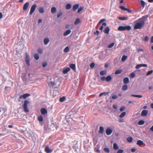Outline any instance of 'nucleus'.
<instances>
[{"label": "nucleus", "mask_w": 153, "mask_h": 153, "mask_svg": "<svg viewBox=\"0 0 153 153\" xmlns=\"http://www.w3.org/2000/svg\"><path fill=\"white\" fill-rule=\"evenodd\" d=\"M145 24H144V22H141L137 23H136L134 26V29H141L142 28L143 26Z\"/></svg>", "instance_id": "f257e3e1"}, {"label": "nucleus", "mask_w": 153, "mask_h": 153, "mask_svg": "<svg viewBox=\"0 0 153 153\" xmlns=\"http://www.w3.org/2000/svg\"><path fill=\"white\" fill-rule=\"evenodd\" d=\"M29 103V102L27 100H25L24 104L23 105L22 107L25 112H28L29 111L28 109L27 108V105Z\"/></svg>", "instance_id": "f03ea898"}, {"label": "nucleus", "mask_w": 153, "mask_h": 153, "mask_svg": "<svg viewBox=\"0 0 153 153\" xmlns=\"http://www.w3.org/2000/svg\"><path fill=\"white\" fill-rule=\"evenodd\" d=\"M149 16V15H147L145 16H143L141 18L138 19V21L141 22H144V24H145V22L147 20V18Z\"/></svg>", "instance_id": "7ed1b4c3"}, {"label": "nucleus", "mask_w": 153, "mask_h": 153, "mask_svg": "<svg viewBox=\"0 0 153 153\" xmlns=\"http://www.w3.org/2000/svg\"><path fill=\"white\" fill-rule=\"evenodd\" d=\"M30 96V94L28 93H26L24 94H23L21 96H20L19 99H18V101L19 102L21 101V99H25L27 97L29 96Z\"/></svg>", "instance_id": "20e7f679"}, {"label": "nucleus", "mask_w": 153, "mask_h": 153, "mask_svg": "<svg viewBox=\"0 0 153 153\" xmlns=\"http://www.w3.org/2000/svg\"><path fill=\"white\" fill-rule=\"evenodd\" d=\"M36 7V4H33L31 7L30 12L29 13V14L30 15H32L33 13L34 12L35 10Z\"/></svg>", "instance_id": "39448f33"}, {"label": "nucleus", "mask_w": 153, "mask_h": 153, "mask_svg": "<svg viewBox=\"0 0 153 153\" xmlns=\"http://www.w3.org/2000/svg\"><path fill=\"white\" fill-rule=\"evenodd\" d=\"M70 70V68L69 67L64 68L62 71L63 73L64 74H66Z\"/></svg>", "instance_id": "423d86ee"}, {"label": "nucleus", "mask_w": 153, "mask_h": 153, "mask_svg": "<svg viewBox=\"0 0 153 153\" xmlns=\"http://www.w3.org/2000/svg\"><path fill=\"white\" fill-rule=\"evenodd\" d=\"M112 132V130L110 128H108L106 130V133L107 135H109L111 134Z\"/></svg>", "instance_id": "0eeeda50"}, {"label": "nucleus", "mask_w": 153, "mask_h": 153, "mask_svg": "<svg viewBox=\"0 0 153 153\" xmlns=\"http://www.w3.org/2000/svg\"><path fill=\"white\" fill-rule=\"evenodd\" d=\"M148 111L147 110H144L142 111L141 115L142 116H146L148 114Z\"/></svg>", "instance_id": "6e6552de"}, {"label": "nucleus", "mask_w": 153, "mask_h": 153, "mask_svg": "<svg viewBox=\"0 0 153 153\" xmlns=\"http://www.w3.org/2000/svg\"><path fill=\"white\" fill-rule=\"evenodd\" d=\"M40 112L41 114L43 115L47 114L48 113L47 110L44 108H42L41 109Z\"/></svg>", "instance_id": "1a4fd4ad"}, {"label": "nucleus", "mask_w": 153, "mask_h": 153, "mask_svg": "<svg viewBox=\"0 0 153 153\" xmlns=\"http://www.w3.org/2000/svg\"><path fill=\"white\" fill-rule=\"evenodd\" d=\"M45 151L47 153H51L53 152V150L50 149L48 146H47L45 148Z\"/></svg>", "instance_id": "9d476101"}, {"label": "nucleus", "mask_w": 153, "mask_h": 153, "mask_svg": "<svg viewBox=\"0 0 153 153\" xmlns=\"http://www.w3.org/2000/svg\"><path fill=\"white\" fill-rule=\"evenodd\" d=\"M29 3L28 2H27L25 3L23 7V10H26L29 6Z\"/></svg>", "instance_id": "9b49d317"}, {"label": "nucleus", "mask_w": 153, "mask_h": 153, "mask_svg": "<svg viewBox=\"0 0 153 153\" xmlns=\"http://www.w3.org/2000/svg\"><path fill=\"white\" fill-rule=\"evenodd\" d=\"M129 82V79L128 77H126L123 79V82L124 84H127Z\"/></svg>", "instance_id": "f8f14e48"}, {"label": "nucleus", "mask_w": 153, "mask_h": 153, "mask_svg": "<svg viewBox=\"0 0 153 153\" xmlns=\"http://www.w3.org/2000/svg\"><path fill=\"white\" fill-rule=\"evenodd\" d=\"M109 31L110 29L109 27H107L104 29V32L105 33L108 34L109 33Z\"/></svg>", "instance_id": "ddd939ff"}, {"label": "nucleus", "mask_w": 153, "mask_h": 153, "mask_svg": "<svg viewBox=\"0 0 153 153\" xmlns=\"http://www.w3.org/2000/svg\"><path fill=\"white\" fill-rule=\"evenodd\" d=\"M79 5L78 4L74 5L73 8V10L74 11H75L79 7Z\"/></svg>", "instance_id": "4468645a"}, {"label": "nucleus", "mask_w": 153, "mask_h": 153, "mask_svg": "<svg viewBox=\"0 0 153 153\" xmlns=\"http://www.w3.org/2000/svg\"><path fill=\"white\" fill-rule=\"evenodd\" d=\"M71 32V31L70 30H68L67 31H66L63 34V35L64 36H66L70 34Z\"/></svg>", "instance_id": "2eb2a0df"}, {"label": "nucleus", "mask_w": 153, "mask_h": 153, "mask_svg": "<svg viewBox=\"0 0 153 153\" xmlns=\"http://www.w3.org/2000/svg\"><path fill=\"white\" fill-rule=\"evenodd\" d=\"M56 9L55 7H53L51 8V13L52 14L56 13Z\"/></svg>", "instance_id": "dca6fc26"}, {"label": "nucleus", "mask_w": 153, "mask_h": 153, "mask_svg": "<svg viewBox=\"0 0 153 153\" xmlns=\"http://www.w3.org/2000/svg\"><path fill=\"white\" fill-rule=\"evenodd\" d=\"M144 144L143 142L142 141L140 140H138L137 143V144L139 146L142 145Z\"/></svg>", "instance_id": "f3484780"}, {"label": "nucleus", "mask_w": 153, "mask_h": 153, "mask_svg": "<svg viewBox=\"0 0 153 153\" xmlns=\"http://www.w3.org/2000/svg\"><path fill=\"white\" fill-rule=\"evenodd\" d=\"M49 39L48 38H45L44 40V42L45 45H47L49 42Z\"/></svg>", "instance_id": "a211bd4d"}, {"label": "nucleus", "mask_w": 153, "mask_h": 153, "mask_svg": "<svg viewBox=\"0 0 153 153\" xmlns=\"http://www.w3.org/2000/svg\"><path fill=\"white\" fill-rule=\"evenodd\" d=\"M104 128L102 127H100L99 128V134H102L103 133Z\"/></svg>", "instance_id": "6ab92c4d"}, {"label": "nucleus", "mask_w": 153, "mask_h": 153, "mask_svg": "<svg viewBox=\"0 0 153 153\" xmlns=\"http://www.w3.org/2000/svg\"><path fill=\"white\" fill-rule=\"evenodd\" d=\"M119 148V147L117 144L115 143H114L113 144V149L115 150H117Z\"/></svg>", "instance_id": "aec40b11"}, {"label": "nucleus", "mask_w": 153, "mask_h": 153, "mask_svg": "<svg viewBox=\"0 0 153 153\" xmlns=\"http://www.w3.org/2000/svg\"><path fill=\"white\" fill-rule=\"evenodd\" d=\"M111 79L112 77L110 75H108L106 77V81L107 82H109Z\"/></svg>", "instance_id": "412c9836"}, {"label": "nucleus", "mask_w": 153, "mask_h": 153, "mask_svg": "<svg viewBox=\"0 0 153 153\" xmlns=\"http://www.w3.org/2000/svg\"><path fill=\"white\" fill-rule=\"evenodd\" d=\"M118 30L119 31H124L125 30L124 26H120L118 28Z\"/></svg>", "instance_id": "4be33fe9"}, {"label": "nucleus", "mask_w": 153, "mask_h": 153, "mask_svg": "<svg viewBox=\"0 0 153 153\" xmlns=\"http://www.w3.org/2000/svg\"><path fill=\"white\" fill-rule=\"evenodd\" d=\"M38 120L40 122H42L43 120V118L41 115H40L38 117Z\"/></svg>", "instance_id": "5701e85b"}, {"label": "nucleus", "mask_w": 153, "mask_h": 153, "mask_svg": "<svg viewBox=\"0 0 153 153\" xmlns=\"http://www.w3.org/2000/svg\"><path fill=\"white\" fill-rule=\"evenodd\" d=\"M122 71L121 69H118L115 72V74L116 75L118 74H120Z\"/></svg>", "instance_id": "b1692460"}, {"label": "nucleus", "mask_w": 153, "mask_h": 153, "mask_svg": "<svg viewBox=\"0 0 153 153\" xmlns=\"http://www.w3.org/2000/svg\"><path fill=\"white\" fill-rule=\"evenodd\" d=\"M127 56L126 55H123L121 61L122 62H124L127 58Z\"/></svg>", "instance_id": "393cba45"}, {"label": "nucleus", "mask_w": 153, "mask_h": 153, "mask_svg": "<svg viewBox=\"0 0 153 153\" xmlns=\"http://www.w3.org/2000/svg\"><path fill=\"white\" fill-rule=\"evenodd\" d=\"M39 12L41 13H42L44 12V10L43 7H41L38 9Z\"/></svg>", "instance_id": "a878e982"}, {"label": "nucleus", "mask_w": 153, "mask_h": 153, "mask_svg": "<svg viewBox=\"0 0 153 153\" xmlns=\"http://www.w3.org/2000/svg\"><path fill=\"white\" fill-rule=\"evenodd\" d=\"M70 67L72 69L74 70L76 69V65L74 64H71L70 65Z\"/></svg>", "instance_id": "bb28decb"}, {"label": "nucleus", "mask_w": 153, "mask_h": 153, "mask_svg": "<svg viewBox=\"0 0 153 153\" xmlns=\"http://www.w3.org/2000/svg\"><path fill=\"white\" fill-rule=\"evenodd\" d=\"M125 30H130L131 29V27L129 25H127L124 26Z\"/></svg>", "instance_id": "cd10ccee"}, {"label": "nucleus", "mask_w": 153, "mask_h": 153, "mask_svg": "<svg viewBox=\"0 0 153 153\" xmlns=\"http://www.w3.org/2000/svg\"><path fill=\"white\" fill-rule=\"evenodd\" d=\"M25 61L27 65L28 66H30V58L25 59Z\"/></svg>", "instance_id": "c85d7f7f"}, {"label": "nucleus", "mask_w": 153, "mask_h": 153, "mask_svg": "<svg viewBox=\"0 0 153 153\" xmlns=\"http://www.w3.org/2000/svg\"><path fill=\"white\" fill-rule=\"evenodd\" d=\"M34 58L36 60H38L39 58V56L38 53H35L34 55Z\"/></svg>", "instance_id": "c756f323"}, {"label": "nucleus", "mask_w": 153, "mask_h": 153, "mask_svg": "<svg viewBox=\"0 0 153 153\" xmlns=\"http://www.w3.org/2000/svg\"><path fill=\"white\" fill-rule=\"evenodd\" d=\"M131 96L132 97H138V98H142L143 97V96L141 95H135V94H131Z\"/></svg>", "instance_id": "7c9ffc66"}, {"label": "nucleus", "mask_w": 153, "mask_h": 153, "mask_svg": "<svg viewBox=\"0 0 153 153\" xmlns=\"http://www.w3.org/2000/svg\"><path fill=\"white\" fill-rule=\"evenodd\" d=\"M133 140V138L131 137H129L127 138V140L128 142L130 143Z\"/></svg>", "instance_id": "2f4dec72"}, {"label": "nucleus", "mask_w": 153, "mask_h": 153, "mask_svg": "<svg viewBox=\"0 0 153 153\" xmlns=\"http://www.w3.org/2000/svg\"><path fill=\"white\" fill-rule=\"evenodd\" d=\"M63 14V13L61 10H60L57 14V17L59 18Z\"/></svg>", "instance_id": "473e14b6"}, {"label": "nucleus", "mask_w": 153, "mask_h": 153, "mask_svg": "<svg viewBox=\"0 0 153 153\" xmlns=\"http://www.w3.org/2000/svg\"><path fill=\"white\" fill-rule=\"evenodd\" d=\"M80 22V20L79 19H77L75 21L74 24L75 25H77Z\"/></svg>", "instance_id": "72a5a7b5"}, {"label": "nucleus", "mask_w": 153, "mask_h": 153, "mask_svg": "<svg viewBox=\"0 0 153 153\" xmlns=\"http://www.w3.org/2000/svg\"><path fill=\"white\" fill-rule=\"evenodd\" d=\"M128 86L126 85H125L123 86L122 90L123 91H125L128 89Z\"/></svg>", "instance_id": "f704fd0d"}, {"label": "nucleus", "mask_w": 153, "mask_h": 153, "mask_svg": "<svg viewBox=\"0 0 153 153\" xmlns=\"http://www.w3.org/2000/svg\"><path fill=\"white\" fill-rule=\"evenodd\" d=\"M145 122L143 120H140L138 122V124L139 125H142L144 124Z\"/></svg>", "instance_id": "c9c22d12"}, {"label": "nucleus", "mask_w": 153, "mask_h": 153, "mask_svg": "<svg viewBox=\"0 0 153 153\" xmlns=\"http://www.w3.org/2000/svg\"><path fill=\"white\" fill-rule=\"evenodd\" d=\"M71 7V5L70 4H68L66 5V8L67 10L70 9Z\"/></svg>", "instance_id": "e433bc0d"}, {"label": "nucleus", "mask_w": 153, "mask_h": 153, "mask_svg": "<svg viewBox=\"0 0 153 153\" xmlns=\"http://www.w3.org/2000/svg\"><path fill=\"white\" fill-rule=\"evenodd\" d=\"M66 99V98L65 97L63 96L62 97H61L60 98L59 101L60 102H62L64 101Z\"/></svg>", "instance_id": "4c0bfd02"}, {"label": "nucleus", "mask_w": 153, "mask_h": 153, "mask_svg": "<svg viewBox=\"0 0 153 153\" xmlns=\"http://www.w3.org/2000/svg\"><path fill=\"white\" fill-rule=\"evenodd\" d=\"M128 18L126 17H120L118 18V19L120 20H124L127 19Z\"/></svg>", "instance_id": "58836bf2"}, {"label": "nucleus", "mask_w": 153, "mask_h": 153, "mask_svg": "<svg viewBox=\"0 0 153 153\" xmlns=\"http://www.w3.org/2000/svg\"><path fill=\"white\" fill-rule=\"evenodd\" d=\"M69 50V48L68 47H66L64 49V52L65 53H67Z\"/></svg>", "instance_id": "ea45409f"}, {"label": "nucleus", "mask_w": 153, "mask_h": 153, "mask_svg": "<svg viewBox=\"0 0 153 153\" xmlns=\"http://www.w3.org/2000/svg\"><path fill=\"white\" fill-rule=\"evenodd\" d=\"M126 113L125 112H123L121 113V114L119 116V117L120 118H122L124 117L126 115Z\"/></svg>", "instance_id": "a19ab883"}, {"label": "nucleus", "mask_w": 153, "mask_h": 153, "mask_svg": "<svg viewBox=\"0 0 153 153\" xmlns=\"http://www.w3.org/2000/svg\"><path fill=\"white\" fill-rule=\"evenodd\" d=\"M109 92H104L103 93H100L99 95V96L101 97L103 95H106L108 94Z\"/></svg>", "instance_id": "79ce46f5"}, {"label": "nucleus", "mask_w": 153, "mask_h": 153, "mask_svg": "<svg viewBox=\"0 0 153 153\" xmlns=\"http://www.w3.org/2000/svg\"><path fill=\"white\" fill-rule=\"evenodd\" d=\"M106 73V71H102L100 73V74L101 75H103L105 74Z\"/></svg>", "instance_id": "37998d69"}, {"label": "nucleus", "mask_w": 153, "mask_h": 153, "mask_svg": "<svg viewBox=\"0 0 153 153\" xmlns=\"http://www.w3.org/2000/svg\"><path fill=\"white\" fill-rule=\"evenodd\" d=\"M142 67V64L137 65L135 67V68L136 69H138Z\"/></svg>", "instance_id": "c03bdc74"}, {"label": "nucleus", "mask_w": 153, "mask_h": 153, "mask_svg": "<svg viewBox=\"0 0 153 153\" xmlns=\"http://www.w3.org/2000/svg\"><path fill=\"white\" fill-rule=\"evenodd\" d=\"M104 151L106 153H109L110 152L109 149L107 148H105L104 149Z\"/></svg>", "instance_id": "a18cd8bd"}, {"label": "nucleus", "mask_w": 153, "mask_h": 153, "mask_svg": "<svg viewBox=\"0 0 153 153\" xmlns=\"http://www.w3.org/2000/svg\"><path fill=\"white\" fill-rule=\"evenodd\" d=\"M153 72V71L152 70H151V71H148L147 74H146V75L148 76L150 74H152Z\"/></svg>", "instance_id": "49530a36"}, {"label": "nucleus", "mask_w": 153, "mask_h": 153, "mask_svg": "<svg viewBox=\"0 0 153 153\" xmlns=\"http://www.w3.org/2000/svg\"><path fill=\"white\" fill-rule=\"evenodd\" d=\"M48 85L50 86H52L53 87L55 85V84L52 81L48 83Z\"/></svg>", "instance_id": "de8ad7c7"}, {"label": "nucleus", "mask_w": 153, "mask_h": 153, "mask_svg": "<svg viewBox=\"0 0 153 153\" xmlns=\"http://www.w3.org/2000/svg\"><path fill=\"white\" fill-rule=\"evenodd\" d=\"M120 8L123 10L126 11L127 9V8L124 6H120Z\"/></svg>", "instance_id": "09e8293b"}, {"label": "nucleus", "mask_w": 153, "mask_h": 153, "mask_svg": "<svg viewBox=\"0 0 153 153\" xmlns=\"http://www.w3.org/2000/svg\"><path fill=\"white\" fill-rule=\"evenodd\" d=\"M140 2L142 6L143 7H144L145 4V2L142 0H141Z\"/></svg>", "instance_id": "8fccbe9b"}, {"label": "nucleus", "mask_w": 153, "mask_h": 153, "mask_svg": "<svg viewBox=\"0 0 153 153\" xmlns=\"http://www.w3.org/2000/svg\"><path fill=\"white\" fill-rule=\"evenodd\" d=\"M83 9V7H80L78 10V12L79 13Z\"/></svg>", "instance_id": "3c124183"}, {"label": "nucleus", "mask_w": 153, "mask_h": 153, "mask_svg": "<svg viewBox=\"0 0 153 153\" xmlns=\"http://www.w3.org/2000/svg\"><path fill=\"white\" fill-rule=\"evenodd\" d=\"M114 44L113 42L111 43L108 45V48H112L114 46Z\"/></svg>", "instance_id": "603ef678"}, {"label": "nucleus", "mask_w": 153, "mask_h": 153, "mask_svg": "<svg viewBox=\"0 0 153 153\" xmlns=\"http://www.w3.org/2000/svg\"><path fill=\"white\" fill-rule=\"evenodd\" d=\"M130 76L132 78H134L135 76V74L134 72H132L130 74Z\"/></svg>", "instance_id": "864d4df0"}, {"label": "nucleus", "mask_w": 153, "mask_h": 153, "mask_svg": "<svg viewBox=\"0 0 153 153\" xmlns=\"http://www.w3.org/2000/svg\"><path fill=\"white\" fill-rule=\"evenodd\" d=\"M37 51L39 53L41 54L42 53L43 51L42 49L39 48L37 49Z\"/></svg>", "instance_id": "5fc2aeb1"}, {"label": "nucleus", "mask_w": 153, "mask_h": 153, "mask_svg": "<svg viewBox=\"0 0 153 153\" xmlns=\"http://www.w3.org/2000/svg\"><path fill=\"white\" fill-rule=\"evenodd\" d=\"M149 40L148 37L146 36L145 37V38L143 39V40L145 42H147Z\"/></svg>", "instance_id": "6e6d98bb"}, {"label": "nucleus", "mask_w": 153, "mask_h": 153, "mask_svg": "<svg viewBox=\"0 0 153 153\" xmlns=\"http://www.w3.org/2000/svg\"><path fill=\"white\" fill-rule=\"evenodd\" d=\"M25 58H30V57L29 55V54L27 52H26L25 53Z\"/></svg>", "instance_id": "4d7b16f0"}, {"label": "nucleus", "mask_w": 153, "mask_h": 153, "mask_svg": "<svg viewBox=\"0 0 153 153\" xmlns=\"http://www.w3.org/2000/svg\"><path fill=\"white\" fill-rule=\"evenodd\" d=\"M95 66V64L94 63H92L90 65V67L91 68H94Z\"/></svg>", "instance_id": "13d9d810"}, {"label": "nucleus", "mask_w": 153, "mask_h": 153, "mask_svg": "<svg viewBox=\"0 0 153 153\" xmlns=\"http://www.w3.org/2000/svg\"><path fill=\"white\" fill-rule=\"evenodd\" d=\"M101 80L102 81H104L105 80H106V77L105 76H103L101 77Z\"/></svg>", "instance_id": "bf43d9fd"}, {"label": "nucleus", "mask_w": 153, "mask_h": 153, "mask_svg": "<svg viewBox=\"0 0 153 153\" xmlns=\"http://www.w3.org/2000/svg\"><path fill=\"white\" fill-rule=\"evenodd\" d=\"M123 150L122 149H119L117 151V153H123Z\"/></svg>", "instance_id": "052dcab7"}, {"label": "nucleus", "mask_w": 153, "mask_h": 153, "mask_svg": "<svg viewBox=\"0 0 153 153\" xmlns=\"http://www.w3.org/2000/svg\"><path fill=\"white\" fill-rule=\"evenodd\" d=\"M117 98L118 96L116 95H114L112 96V98L113 99H116Z\"/></svg>", "instance_id": "680f3d73"}, {"label": "nucleus", "mask_w": 153, "mask_h": 153, "mask_svg": "<svg viewBox=\"0 0 153 153\" xmlns=\"http://www.w3.org/2000/svg\"><path fill=\"white\" fill-rule=\"evenodd\" d=\"M106 20L105 19H101L99 22V24L102 23L104 22Z\"/></svg>", "instance_id": "e2e57ef3"}, {"label": "nucleus", "mask_w": 153, "mask_h": 153, "mask_svg": "<svg viewBox=\"0 0 153 153\" xmlns=\"http://www.w3.org/2000/svg\"><path fill=\"white\" fill-rule=\"evenodd\" d=\"M94 34L95 35L97 34L98 36L99 34V31L98 30H97L96 32L94 33Z\"/></svg>", "instance_id": "0e129e2a"}, {"label": "nucleus", "mask_w": 153, "mask_h": 153, "mask_svg": "<svg viewBox=\"0 0 153 153\" xmlns=\"http://www.w3.org/2000/svg\"><path fill=\"white\" fill-rule=\"evenodd\" d=\"M125 109V107H121L120 109V111L122 112Z\"/></svg>", "instance_id": "69168bd1"}, {"label": "nucleus", "mask_w": 153, "mask_h": 153, "mask_svg": "<svg viewBox=\"0 0 153 153\" xmlns=\"http://www.w3.org/2000/svg\"><path fill=\"white\" fill-rule=\"evenodd\" d=\"M47 64L46 62H44L43 63L42 66L43 68H45L47 66Z\"/></svg>", "instance_id": "338daca9"}, {"label": "nucleus", "mask_w": 153, "mask_h": 153, "mask_svg": "<svg viewBox=\"0 0 153 153\" xmlns=\"http://www.w3.org/2000/svg\"><path fill=\"white\" fill-rule=\"evenodd\" d=\"M143 49L142 48H139L138 50H137V52H139L140 51H143Z\"/></svg>", "instance_id": "774afa93"}]
</instances>
